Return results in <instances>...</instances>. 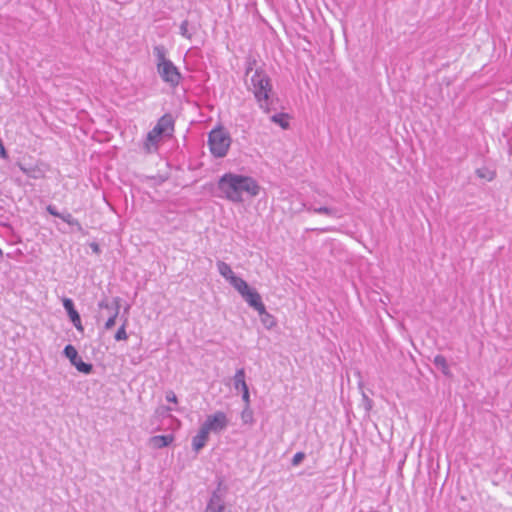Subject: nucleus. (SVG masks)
Instances as JSON below:
<instances>
[{"label":"nucleus","instance_id":"f257e3e1","mask_svg":"<svg viewBox=\"0 0 512 512\" xmlns=\"http://www.w3.org/2000/svg\"><path fill=\"white\" fill-rule=\"evenodd\" d=\"M220 196L233 203H242L246 198L256 197L260 192L257 181L247 175L228 172L217 183Z\"/></svg>","mask_w":512,"mask_h":512},{"label":"nucleus","instance_id":"f03ea898","mask_svg":"<svg viewBox=\"0 0 512 512\" xmlns=\"http://www.w3.org/2000/svg\"><path fill=\"white\" fill-rule=\"evenodd\" d=\"M246 86L253 93L259 107L266 113L270 111L273 88L267 73L261 68L253 69L249 65L246 69Z\"/></svg>","mask_w":512,"mask_h":512},{"label":"nucleus","instance_id":"7ed1b4c3","mask_svg":"<svg viewBox=\"0 0 512 512\" xmlns=\"http://www.w3.org/2000/svg\"><path fill=\"white\" fill-rule=\"evenodd\" d=\"M153 54L156 58L157 73L163 82L170 87H177L182 79V75L174 63L167 58V50L163 45H157L153 48Z\"/></svg>","mask_w":512,"mask_h":512},{"label":"nucleus","instance_id":"20e7f679","mask_svg":"<svg viewBox=\"0 0 512 512\" xmlns=\"http://www.w3.org/2000/svg\"><path fill=\"white\" fill-rule=\"evenodd\" d=\"M173 120L170 115L162 116L156 125L150 130L144 140L143 150L147 154L158 151L159 144L164 135H169L173 131Z\"/></svg>","mask_w":512,"mask_h":512},{"label":"nucleus","instance_id":"39448f33","mask_svg":"<svg viewBox=\"0 0 512 512\" xmlns=\"http://www.w3.org/2000/svg\"><path fill=\"white\" fill-rule=\"evenodd\" d=\"M231 145L229 133L222 127L215 128L208 135V146L214 157L226 156Z\"/></svg>","mask_w":512,"mask_h":512},{"label":"nucleus","instance_id":"423d86ee","mask_svg":"<svg viewBox=\"0 0 512 512\" xmlns=\"http://www.w3.org/2000/svg\"><path fill=\"white\" fill-rule=\"evenodd\" d=\"M230 423V419L224 411L218 410L206 416L201 427L210 434H221Z\"/></svg>","mask_w":512,"mask_h":512},{"label":"nucleus","instance_id":"0eeeda50","mask_svg":"<svg viewBox=\"0 0 512 512\" xmlns=\"http://www.w3.org/2000/svg\"><path fill=\"white\" fill-rule=\"evenodd\" d=\"M241 297L245 300V302L252 307L254 310L262 309L264 304L262 302L261 295L253 288H251L248 283L244 280V287L239 286V288L235 289Z\"/></svg>","mask_w":512,"mask_h":512},{"label":"nucleus","instance_id":"6e6552de","mask_svg":"<svg viewBox=\"0 0 512 512\" xmlns=\"http://www.w3.org/2000/svg\"><path fill=\"white\" fill-rule=\"evenodd\" d=\"M99 307L101 309H106L108 311V319L105 322V329L110 330L114 327L116 323V318L120 311V298L116 297L113 299V301L110 303L107 300H102L99 303Z\"/></svg>","mask_w":512,"mask_h":512},{"label":"nucleus","instance_id":"1a4fd4ad","mask_svg":"<svg viewBox=\"0 0 512 512\" xmlns=\"http://www.w3.org/2000/svg\"><path fill=\"white\" fill-rule=\"evenodd\" d=\"M217 269L219 274L234 288L244 287V279L238 277L232 270L231 266L224 261H217Z\"/></svg>","mask_w":512,"mask_h":512},{"label":"nucleus","instance_id":"9d476101","mask_svg":"<svg viewBox=\"0 0 512 512\" xmlns=\"http://www.w3.org/2000/svg\"><path fill=\"white\" fill-rule=\"evenodd\" d=\"M306 209L309 212H313L316 214H323L327 215L332 218L339 219L342 217V213L338 208L335 207H328V206H317L315 204H305L302 203L301 207L297 209V212H300L301 210Z\"/></svg>","mask_w":512,"mask_h":512},{"label":"nucleus","instance_id":"9b49d317","mask_svg":"<svg viewBox=\"0 0 512 512\" xmlns=\"http://www.w3.org/2000/svg\"><path fill=\"white\" fill-rule=\"evenodd\" d=\"M62 303H63L64 309L66 310V312L68 314L69 319L71 320V322L73 323L75 328L78 331L83 332L84 328L82 326L81 318H80L79 313L77 312V310L74 307V303H73L72 299L63 298Z\"/></svg>","mask_w":512,"mask_h":512},{"label":"nucleus","instance_id":"f8f14e48","mask_svg":"<svg viewBox=\"0 0 512 512\" xmlns=\"http://www.w3.org/2000/svg\"><path fill=\"white\" fill-rule=\"evenodd\" d=\"M174 441V436L169 435H156L148 440V445L152 449H161L169 446Z\"/></svg>","mask_w":512,"mask_h":512},{"label":"nucleus","instance_id":"ddd939ff","mask_svg":"<svg viewBox=\"0 0 512 512\" xmlns=\"http://www.w3.org/2000/svg\"><path fill=\"white\" fill-rule=\"evenodd\" d=\"M209 434L200 426L197 434L192 438V448L198 453L209 440Z\"/></svg>","mask_w":512,"mask_h":512},{"label":"nucleus","instance_id":"4468645a","mask_svg":"<svg viewBox=\"0 0 512 512\" xmlns=\"http://www.w3.org/2000/svg\"><path fill=\"white\" fill-rule=\"evenodd\" d=\"M20 170L28 177L33 179H40L44 177V171L41 167L35 166H26L23 164L18 165Z\"/></svg>","mask_w":512,"mask_h":512},{"label":"nucleus","instance_id":"2eb2a0df","mask_svg":"<svg viewBox=\"0 0 512 512\" xmlns=\"http://www.w3.org/2000/svg\"><path fill=\"white\" fill-rule=\"evenodd\" d=\"M257 312L259 314L262 325L266 329L270 330L276 326V319L274 318L273 315L266 311L265 305L263 306L262 309H258Z\"/></svg>","mask_w":512,"mask_h":512},{"label":"nucleus","instance_id":"dca6fc26","mask_svg":"<svg viewBox=\"0 0 512 512\" xmlns=\"http://www.w3.org/2000/svg\"><path fill=\"white\" fill-rule=\"evenodd\" d=\"M206 512H226V507L222 499L214 494L207 504Z\"/></svg>","mask_w":512,"mask_h":512},{"label":"nucleus","instance_id":"f3484780","mask_svg":"<svg viewBox=\"0 0 512 512\" xmlns=\"http://www.w3.org/2000/svg\"><path fill=\"white\" fill-rule=\"evenodd\" d=\"M234 387L236 390L247 389L248 386L245 381V371L244 369H238L234 375Z\"/></svg>","mask_w":512,"mask_h":512},{"label":"nucleus","instance_id":"a211bd4d","mask_svg":"<svg viewBox=\"0 0 512 512\" xmlns=\"http://www.w3.org/2000/svg\"><path fill=\"white\" fill-rule=\"evenodd\" d=\"M434 365L442 371L443 374L449 375L450 369L444 356L436 355L433 360Z\"/></svg>","mask_w":512,"mask_h":512},{"label":"nucleus","instance_id":"6ab92c4d","mask_svg":"<svg viewBox=\"0 0 512 512\" xmlns=\"http://www.w3.org/2000/svg\"><path fill=\"white\" fill-rule=\"evenodd\" d=\"M476 175L486 181H492L495 178L496 173L488 167H481L476 170Z\"/></svg>","mask_w":512,"mask_h":512},{"label":"nucleus","instance_id":"aec40b11","mask_svg":"<svg viewBox=\"0 0 512 512\" xmlns=\"http://www.w3.org/2000/svg\"><path fill=\"white\" fill-rule=\"evenodd\" d=\"M75 368L82 373L89 374L91 373L93 367L89 363H85L81 358L77 357V360L71 363Z\"/></svg>","mask_w":512,"mask_h":512},{"label":"nucleus","instance_id":"412c9836","mask_svg":"<svg viewBox=\"0 0 512 512\" xmlns=\"http://www.w3.org/2000/svg\"><path fill=\"white\" fill-rule=\"evenodd\" d=\"M271 121L278 124L283 129H287L289 126V123L287 121V116H286V114H283V113L273 115L271 117Z\"/></svg>","mask_w":512,"mask_h":512},{"label":"nucleus","instance_id":"4be33fe9","mask_svg":"<svg viewBox=\"0 0 512 512\" xmlns=\"http://www.w3.org/2000/svg\"><path fill=\"white\" fill-rule=\"evenodd\" d=\"M60 219L69 224L75 226L78 230H81V225L77 219H75L70 213H62Z\"/></svg>","mask_w":512,"mask_h":512},{"label":"nucleus","instance_id":"5701e85b","mask_svg":"<svg viewBox=\"0 0 512 512\" xmlns=\"http://www.w3.org/2000/svg\"><path fill=\"white\" fill-rule=\"evenodd\" d=\"M63 352H64V355L70 360L71 363L77 360L78 352L74 346H72L70 344L67 345L64 348Z\"/></svg>","mask_w":512,"mask_h":512},{"label":"nucleus","instance_id":"b1692460","mask_svg":"<svg viewBox=\"0 0 512 512\" xmlns=\"http://www.w3.org/2000/svg\"><path fill=\"white\" fill-rule=\"evenodd\" d=\"M126 324H127V319L124 320L123 324L116 332L115 340L121 341V340H126L128 338V335L126 333Z\"/></svg>","mask_w":512,"mask_h":512},{"label":"nucleus","instance_id":"393cba45","mask_svg":"<svg viewBox=\"0 0 512 512\" xmlns=\"http://www.w3.org/2000/svg\"><path fill=\"white\" fill-rule=\"evenodd\" d=\"M241 418L244 423H252L253 414L249 407H245V409L242 411Z\"/></svg>","mask_w":512,"mask_h":512},{"label":"nucleus","instance_id":"a878e982","mask_svg":"<svg viewBox=\"0 0 512 512\" xmlns=\"http://www.w3.org/2000/svg\"><path fill=\"white\" fill-rule=\"evenodd\" d=\"M188 26H189L188 21H183L180 25V34L184 38L191 39L192 34L189 32Z\"/></svg>","mask_w":512,"mask_h":512},{"label":"nucleus","instance_id":"bb28decb","mask_svg":"<svg viewBox=\"0 0 512 512\" xmlns=\"http://www.w3.org/2000/svg\"><path fill=\"white\" fill-rule=\"evenodd\" d=\"M304 458H305V454L303 452H297L292 458V465L293 466L299 465L303 461Z\"/></svg>","mask_w":512,"mask_h":512},{"label":"nucleus","instance_id":"cd10ccee","mask_svg":"<svg viewBox=\"0 0 512 512\" xmlns=\"http://www.w3.org/2000/svg\"><path fill=\"white\" fill-rule=\"evenodd\" d=\"M47 211L50 215L58 217V218H60L61 214H62V213L58 212L57 208L53 205L47 206Z\"/></svg>","mask_w":512,"mask_h":512},{"label":"nucleus","instance_id":"c85d7f7f","mask_svg":"<svg viewBox=\"0 0 512 512\" xmlns=\"http://www.w3.org/2000/svg\"><path fill=\"white\" fill-rule=\"evenodd\" d=\"M242 399L246 404V407L250 406V395H249V389H243L242 390Z\"/></svg>","mask_w":512,"mask_h":512},{"label":"nucleus","instance_id":"c756f323","mask_svg":"<svg viewBox=\"0 0 512 512\" xmlns=\"http://www.w3.org/2000/svg\"><path fill=\"white\" fill-rule=\"evenodd\" d=\"M165 398L168 402L177 403V396L173 391H168Z\"/></svg>","mask_w":512,"mask_h":512},{"label":"nucleus","instance_id":"7c9ffc66","mask_svg":"<svg viewBox=\"0 0 512 512\" xmlns=\"http://www.w3.org/2000/svg\"><path fill=\"white\" fill-rule=\"evenodd\" d=\"M363 398L368 404V408H370L371 400L363 393Z\"/></svg>","mask_w":512,"mask_h":512},{"label":"nucleus","instance_id":"2f4dec72","mask_svg":"<svg viewBox=\"0 0 512 512\" xmlns=\"http://www.w3.org/2000/svg\"><path fill=\"white\" fill-rule=\"evenodd\" d=\"M93 251L98 252V245L94 244L92 245Z\"/></svg>","mask_w":512,"mask_h":512},{"label":"nucleus","instance_id":"473e14b6","mask_svg":"<svg viewBox=\"0 0 512 512\" xmlns=\"http://www.w3.org/2000/svg\"><path fill=\"white\" fill-rule=\"evenodd\" d=\"M321 231H322V232H328V231H332V229H330V228H326V229H322Z\"/></svg>","mask_w":512,"mask_h":512}]
</instances>
